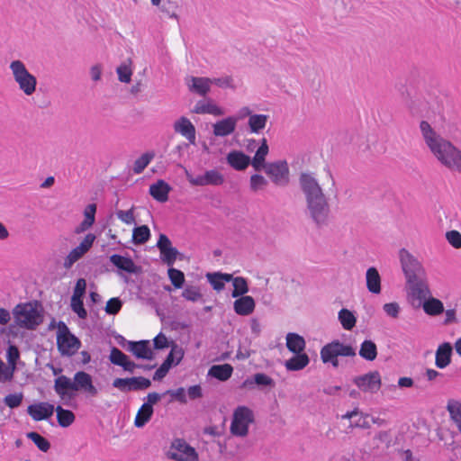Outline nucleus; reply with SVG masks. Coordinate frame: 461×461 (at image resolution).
Returning a JSON list of instances; mask_svg holds the SVG:
<instances>
[{"label":"nucleus","mask_w":461,"mask_h":461,"mask_svg":"<svg viewBox=\"0 0 461 461\" xmlns=\"http://www.w3.org/2000/svg\"><path fill=\"white\" fill-rule=\"evenodd\" d=\"M299 185L305 199V212L318 228L330 222V205L318 180L311 173H301Z\"/></svg>","instance_id":"obj_1"},{"label":"nucleus","mask_w":461,"mask_h":461,"mask_svg":"<svg viewBox=\"0 0 461 461\" xmlns=\"http://www.w3.org/2000/svg\"><path fill=\"white\" fill-rule=\"evenodd\" d=\"M420 130L426 145L438 160L447 168L461 173V150L438 135L427 121L420 122Z\"/></svg>","instance_id":"obj_2"},{"label":"nucleus","mask_w":461,"mask_h":461,"mask_svg":"<svg viewBox=\"0 0 461 461\" xmlns=\"http://www.w3.org/2000/svg\"><path fill=\"white\" fill-rule=\"evenodd\" d=\"M399 257L409 285V294L418 301L424 299L430 294L425 269L420 261L405 249L399 251Z\"/></svg>","instance_id":"obj_3"},{"label":"nucleus","mask_w":461,"mask_h":461,"mask_svg":"<svg viewBox=\"0 0 461 461\" xmlns=\"http://www.w3.org/2000/svg\"><path fill=\"white\" fill-rule=\"evenodd\" d=\"M39 306L37 301L18 303L13 309L15 324L26 330H35L43 321Z\"/></svg>","instance_id":"obj_4"},{"label":"nucleus","mask_w":461,"mask_h":461,"mask_svg":"<svg viewBox=\"0 0 461 461\" xmlns=\"http://www.w3.org/2000/svg\"><path fill=\"white\" fill-rule=\"evenodd\" d=\"M320 355L324 364H330L334 368H338L339 366L338 357H355L356 350L351 345L334 339L321 348Z\"/></svg>","instance_id":"obj_5"},{"label":"nucleus","mask_w":461,"mask_h":461,"mask_svg":"<svg viewBox=\"0 0 461 461\" xmlns=\"http://www.w3.org/2000/svg\"><path fill=\"white\" fill-rule=\"evenodd\" d=\"M10 69L19 89L28 96L33 95L37 87V78L28 71L24 63L21 60H14L10 64Z\"/></svg>","instance_id":"obj_6"},{"label":"nucleus","mask_w":461,"mask_h":461,"mask_svg":"<svg viewBox=\"0 0 461 461\" xmlns=\"http://www.w3.org/2000/svg\"><path fill=\"white\" fill-rule=\"evenodd\" d=\"M58 350L62 356L71 357L81 345V341L73 335L68 327L63 321L58 324L57 336Z\"/></svg>","instance_id":"obj_7"},{"label":"nucleus","mask_w":461,"mask_h":461,"mask_svg":"<svg viewBox=\"0 0 461 461\" xmlns=\"http://www.w3.org/2000/svg\"><path fill=\"white\" fill-rule=\"evenodd\" d=\"M255 420L254 413L247 406H238L233 412L230 432L234 436L245 437L249 433V426Z\"/></svg>","instance_id":"obj_8"},{"label":"nucleus","mask_w":461,"mask_h":461,"mask_svg":"<svg viewBox=\"0 0 461 461\" xmlns=\"http://www.w3.org/2000/svg\"><path fill=\"white\" fill-rule=\"evenodd\" d=\"M262 169L276 185L285 186L288 185L289 167L285 160L267 163Z\"/></svg>","instance_id":"obj_9"},{"label":"nucleus","mask_w":461,"mask_h":461,"mask_svg":"<svg viewBox=\"0 0 461 461\" xmlns=\"http://www.w3.org/2000/svg\"><path fill=\"white\" fill-rule=\"evenodd\" d=\"M167 457L175 461H198L195 449L182 438H176L172 442Z\"/></svg>","instance_id":"obj_10"},{"label":"nucleus","mask_w":461,"mask_h":461,"mask_svg":"<svg viewBox=\"0 0 461 461\" xmlns=\"http://www.w3.org/2000/svg\"><path fill=\"white\" fill-rule=\"evenodd\" d=\"M353 383L363 392L377 393L381 387V375L378 371L356 376Z\"/></svg>","instance_id":"obj_11"},{"label":"nucleus","mask_w":461,"mask_h":461,"mask_svg":"<svg viewBox=\"0 0 461 461\" xmlns=\"http://www.w3.org/2000/svg\"><path fill=\"white\" fill-rule=\"evenodd\" d=\"M75 393L82 391L88 397H95L98 394L97 388L93 384L92 375L85 371H77L73 377Z\"/></svg>","instance_id":"obj_12"},{"label":"nucleus","mask_w":461,"mask_h":461,"mask_svg":"<svg viewBox=\"0 0 461 461\" xmlns=\"http://www.w3.org/2000/svg\"><path fill=\"white\" fill-rule=\"evenodd\" d=\"M189 183L195 186L204 185H221L224 183V176L216 169H211L204 172L203 175H198L194 177L187 176Z\"/></svg>","instance_id":"obj_13"},{"label":"nucleus","mask_w":461,"mask_h":461,"mask_svg":"<svg viewBox=\"0 0 461 461\" xmlns=\"http://www.w3.org/2000/svg\"><path fill=\"white\" fill-rule=\"evenodd\" d=\"M126 350L139 359L153 360L155 357L149 340L127 341Z\"/></svg>","instance_id":"obj_14"},{"label":"nucleus","mask_w":461,"mask_h":461,"mask_svg":"<svg viewBox=\"0 0 461 461\" xmlns=\"http://www.w3.org/2000/svg\"><path fill=\"white\" fill-rule=\"evenodd\" d=\"M54 411V405L48 402L30 404L27 408V413L36 421L49 420Z\"/></svg>","instance_id":"obj_15"},{"label":"nucleus","mask_w":461,"mask_h":461,"mask_svg":"<svg viewBox=\"0 0 461 461\" xmlns=\"http://www.w3.org/2000/svg\"><path fill=\"white\" fill-rule=\"evenodd\" d=\"M54 391L62 399H72L76 396L73 380L64 375H59L54 380Z\"/></svg>","instance_id":"obj_16"},{"label":"nucleus","mask_w":461,"mask_h":461,"mask_svg":"<svg viewBox=\"0 0 461 461\" xmlns=\"http://www.w3.org/2000/svg\"><path fill=\"white\" fill-rule=\"evenodd\" d=\"M108 358L113 365L121 366L124 371L131 374L137 366L136 363L116 347H112Z\"/></svg>","instance_id":"obj_17"},{"label":"nucleus","mask_w":461,"mask_h":461,"mask_svg":"<svg viewBox=\"0 0 461 461\" xmlns=\"http://www.w3.org/2000/svg\"><path fill=\"white\" fill-rule=\"evenodd\" d=\"M226 162L237 171H244L249 165L252 166L251 158L240 150H230L226 156Z\"/></svg>","instance_id":"obj_18"},{"label":"nucleus","mask_w":461,"mask_h":461,"mask_svg":"<svg viewBox=\"0 0 461 461\" xmlns=\"http://www.w3.org/2000/svg\"><path fill=\"white\" fill-rule=\"evenodd\" d=\"M109 260L120 271H123L128 274H139L141 270L140 267L137 266L130 257L113 254L109 257Z\"/></svg>","instance_id":"obj_19"},{"label":"nucleus","mask_w":461,"mask_h":461,"mask_svg":"<svg viewBox=\"0 0 461 461\" xmlns=\"http://www.w3.org/2000/svg\"><path fill=\"white\" fill-rule=\"evenodd\" d=\"M173 128L176 132L184 136L189 141V143H195V127L188 118L181 116L174 122Z\"/></svg>","instance_id":"obj_20"},{"label":"nucleus","mask_w":461,"mask_h":461,"mask_svg":"<svg viewBox=\"0 0 461 461\" xmlns=\"http://www.w3.org/2000/svg\"><path fill=\"white\" fill-rule=\"evenodd\" d=\"M238 118L228 116L222 120L216 122L212 125V132L216 137H226L234 132Z\"/></svg>","instance_id":"obj_21"},{"label":"nucleus","mask_w":461,"mask_h":461,"mask_svg":"<svg viewBox=\"0 0 461 461\" xmlns=\"http://www.w3.org/2000/svg\"><path fill=\"white\" fill-rule=\"evenodd\" d=\"M453 347L449 342L438 345L435 353V365L439 369L446 368L451 363Z\"/></svg>","instance_id":"obj_22"},{"label":"nucleus","mask_w":461,"mask_h":461,"mask_svg":"<svg viewBox=\"0 0 461 461\" xmlns=\"http://www.w3.org/2000/svg\"><path fill=\"white\" fill-rule=\"evenodd\" d=\"M255 385L260 388H273L276 383L273 378L265 373H256L254 375L248 377L242 384V387L249 389H253Z\"/></svg>","instance_id":"obj_23"},{"label":"nucleus","mask_w":461,"mask_h":461,"mask_svg":"<svg viewBox=\"0 0 461 461\" xmlns=\"http://www.w3.org/2000/svg\"><path fill=\"white\" fill-rule=\"evenodd\" d=\"M172 187L163 179H158L156 183L150 185L149 194L159 203H166L168 200V194Z\"/></svg>","instance_id":"obj_24"},{"label":"nucleus","mask_w":461,"mask_h":461,"mask_svg":"<svg viewBox=\"0 0 461 461\" xmlns=\"http://www.w3.org/2000/svg\"><path fill=\"white\" fill-rule=\"evenodd\" d=\"M256 307L255 300L250 295L238 297L233 303L234 312L240 316L251 314Z\"/></svg>","instance_id":"obj_25"},{"label":"nucleus","mask_w":461,"mask_h":461,"mask_svg":"<svg viewBox=\"0 0 461 461\" xmlns=\"http://www.w3.org/2000/svg\"><path fill=\"white\" fill-rule=\"evenodd\" d=\"M212 79L208 77H191L187 82L188 88L191 92L201 96H205L210 91V84Z\"/></svg>","instance_id":"obj_26"},{"label":"nucleus","mask_w":461,"mask_h":461,"mask_svg":"<svg viewBox=\"0 0 461 461\" xmlns=\"http://www.w3.org/2000/svg\"><path fill=\"white\" fill-rule=\"evenodd\" d=\"M206 279L213 290L221 292L224 289L225 283L230 282L232 279V275L221 272L207 273Z\"/></svg>","instance_id":"obj_27"},{"label":"nucleus","mask_w":461,"mask_h":461,"mask_svg":"<svg viewBox=\"0 0 461 461\" xmlns=\"http://www.w3.org/2000/svg\"><path fill=\"white\" fill-rule=\"evenodd\" d=\"M269 152L267 140L266 138L261 140L260 146L258 148L255 156L251 158L252 167L256 171H261L263 167L267 165L266 157Z\"/></svg>","instance_id":"obj_28"},{"label":"nucleus","mask_w":461,"mask_h":461,"mask_svg":"<svg viewBox=\"0 0 461 461\" xmlns=\"http://www.w3.org/2000/svg\"><path fill=\"white\" fill-rule=\"evenodd\" d=\"M291 358L285 361V366L288 371H300L303 369L310 362L306 353H294Z\"/></svg>","instance_id":"obj_29"},{"label":"nucleus","mask_w":461,"mask_h":461,"mask_svg":"<svg viewBox=\"0 0 461 461\" xmlns=\"http://www.w3.org/2000/svg\"><path fill=\"white\" fill-rule=\"evenodd\" d=\"M366 287L372 294H378L381 292V277L378 270L371 267L366 270Z\"/></svg>","instance_id":"obj_30"},{"label":"nucleus","mask_w":461,"mask_h":461,"mask_svg":"<svg viewBox=\"0 0 461 461\" xmlns=\"http://www.w3.org/2000/svg\"><path fill=\"white\" fill-rule=\"evenodd\" d=\"M421 301H423V310L428 315L437 316L444 312L443 303L439 299L431 296L427 298L426 296L419 302L420 303Z\"/></svg>","instance_id":"obj_31"},{"label":"nucleus","mask_w":461,"mask_h":461,"mask_svg":"<svg viewBox=\"0 0 461 461\" xmlns=\"http://www.w3.org/2000/svg\"><path fill=\"white\" fill-rule=\"evenodd\" d=\"M233 373V367L230 364L213 365L210 367L208 375L221 382L227 381Z\"/></svg>","instance_id":"obj_32"},{"label":"nucleus","mask_w":461,"mask_h":461,"mask_svg":"<svg viewBox=\"0 0 461 461\" xmlns=\"http://www.w3.org/2000/svg\"><path fill=\"white\" fill-rule=\"evenodd\" d=\"M193 112L198 114H212L216 116L223 114L222 109L218 105L211 102L205 103L203 101H198Z\"/></svg>","instance_id":"obj_33"},{"label":"nucleus","mask_w":461,"mask_h":461,"mask_svg":"<svg viewBox=\"0 0 461 461\" xmlns=\"http://www.w3.org/2000/svg\"><path fill=\"white\" fill-rule=\"evenodd\" d=\"M286 347L293 353H301L305 348V340L301 335L291 332L286 336Z\"/></svg>","instance_id":"obj_34"},{"label":"nucleus","mask_w":461,"mask_h":461,"mask_svg":"<svg viewBox=\"0 0 461 461\" xmlns=\"http://www.w3.org/2000/svg\"><path fill=\"white\" fill-rule=\"evenodd\" d=\"M358 353L362 358L373 361L377 357V347L374 341L366 339L361 343Z\"/></svg>","instance_id":"obj_35"},{"label":"nucleus","mask_w":461,"mask_h":461,"mask_svg":"<svg viewBox=\"0 0 461 461\" xmlns=\"http://www.w3.org/2000/svg\"><path fill=\"white\" fill-rule=\"evenodd\" d=\"M55 411L57 412L58 423L62 428L69 427L76 419L72 411L64 409L59 405L55 408Z\"/></svg>","instance_id":"obj_36"},{"label":"nucleus","mask_w":461,"mask_h":461,"mask_svg":"<svg viewBox=\"0 0 461 461\" xmlns=\"http://www.w3.org/2000/svg\"><path fill=\"white\" fill-rule=\"evenodd\" d=\"M268 115L252 114L249 118L248 125L250 132L259 133L267 125Z\"/></svg>","instance_id":"obj_37"},{"label":"nucleus","mask_w":461,"mask_h":461,"mask_svg":"<svg viewBox=\"0 0 461 461\" xmlns=\"http://www.w3.org/2000/svg\"><path fill=\"white\" fill-rule=\"evenodd\" d=\"M171 349L166 357L164 362H167L171 366H177L185 356V351L182 347L172 341Z\"/></svg>","instance_id":"obj_38"},{"label":"nucleus","mask_w":461,"mask_h":461,"mask_svg":"<svg viewBox=\"0 0 461 461\" xmlns=\"http://www.w3.org/2000/svg\"><path fill=\"white\" fill-rule=\"evenodd\" d=\"M230 281L232 282L233 285V290L231 292V296L233 298H238L246 295V294L249 290L247 278L243 276H232V279Z\"/></svg>","instance_id":"obj_39"},{"label":"nucleus","mask_w":461,"mask_h":461,"mask_svg":"<svg viewBox=\"0 0 461 461\" xmlns=\"http://www.w3.org/2000/svg\"><path fill=\"white\" fill-rule=\"evenodd\" d=\"M153 413V408H145V404H142L135 416L134 426L136 428H143L151 420Z\"/></svg>","instance_id":"obj_40"},{"label":"nucleus","mask_w":461,"mask_h":461,"mask_svg":"<svg viewBox=\"0 0 461 461\" xmlns=\"http://www.w3.org/2000/svg\"><path fill=\"white\" fill-rule=\"evenodd\" d=\"M150 239V230L147 225L137 226L132 230V242L135 245L145 244Z\"/></svg>","instance_id":"obj_41"},{"label":"nucleus","mask_w":461,"mask_h":461,"mask_svg":"<svg viewBox=\"0 0 461 461\" xmlns=\"http://www.w3.org/2000/svg\"><path fill=\"white\" fill-rule=\"evenodd\" d=\"M447 410L461 433V402L454 399L449 400L447 404Z\"/></svg>","instance_id":"obj_42"},{"label":"nucleus","mask_w":461,"mask_h":461,"mask_svg":"<svg viewBox=\"0 0 461 461\" xmlns=\"http://www.w3.org/2000/svg\"><path fill=\"white\" fill-rule=\"evenodd\" d=\"M338 318L343 329L347 330H351L356 326L357 318L351 311L346 308H342L339 312Z\"/></svg>","instance_id":"obj_43"},{"label":"nucleus","mask_w":461,"mask_h":461,"mask_svg":"<svg viewBox=\"0 0 461 461\" xmlns=\"http://www.w3.org/2000/svg\"><path fill=\"white\" fill-rule=\"evenodd\" d=\"M155 153L153 151L151 152H146L142 154L140 158H138L134 164L132 170L135 174H140L144 171V169L148 167V165L151 162V160L154 158Z\"/></svg>","instance_id":"obj_44"},{"label":"nucleus","mask_w":461,"mask_h":461,"mask_svg":"<svg viewBox=\"0 0 461 461\" xmlns=\"http://www.w3.org/2000/svg\"><path fill=\"white\" fill-rule=\"evenodd\" d=\"M167 276L176 289L183 288L185 279V274L181 270L169 267Z\"/></svg>","instance_id":"obj_45"},{"label":"nucleus","mask_w":461,"mask_h":461,"mask_svg":"<svg viewBox=\"0 0 461 461\" xmlns=\"http://www.w3.org/2000/svg\"><path fill=\"white\" fill-rule=\"evenodd\" d=\"M181 296L186 301L196 303L203 298L200 287L197 285H185Z\"/></svg>","instance_id":"obj_46"},{"label":"nucleus","mask_w":461,"mask_h":461,"mask_svg":"<svg viewBox=\"0 0 461 461\" xmlns=\"http://www.w3.org/2000/svg\"><path fill=\"white\" fill-rule=\"evenodd\" d=\"M27 438L31 439L35 444V446L42 452H47L50 448V441L38 432H29L27 433Z\"/></svg>","instance_id":"obj_47"},{"label":"nucleus","mask_w":461,"mask_h":461,"mask_svg":"<svg viewBox=\"0 0 461 461\" xmlns=\"http://www.w3.org/2000/svg\"><path fill=\"white\" fill-rule=\"evenodd\" d=\"M159 252L161 260L168 267H172L176 258L181 255L180 252L173 246L166 248Z\"/></svg>","instance_id":"obj_48"},{"label":"nucleus","mask_w":461,"mask_h":461,"mask_svg":"<svg viewBox=\"0 0 461 461\" xmlns=\"http://www.w3.org/2000/svg\"><path fill=\"white\" fill-rule=\"evenodd\" d=\"M180 0H160L159 10L170 17H176V11L179 6Z\"/></svg>","instance_id":"obj_49"},{"label":"nucleus","mask_w":461,"mask_h":461,"mask_svg":"<svg viewBox=\"0 0 461 461\" xmlns=\"http://www.w3.org/2000/svg\"><path fill=\"white\" fill-rule=\"evenodd\" d=\"M112 385L122 393L134 392L131 377L115 378Z\"/></svg>","instance_id":"obj_50"},{"label":"nucleus","mask_w":461,"mask_h":461,"mask_svg":"<svg viewBox=\"0 0 461 461\" xmlns=\"http://www.w3.org/2000/svg\"><path fill=\"white\" fill-rule=\"evenodd\" d=\"M267 180L262 175L254 174L250 176L249 185L250 189L253 192H257L258 190L265 188L267 185Z\"/></svg>","instance_id":"obj_51"},{"label":"nucleus","mask_w":461,"mask_h":461,"mask_svg":"<svg viewBox=\"0 0 461 461\" xmlns=\"http://www.w3.org/2000/svg\"><path fill=\"white\" fill-rule=\"evenodd\" d=\"M133 391H144L151 386V381L144 376L131 377Z\"/></svg>","instance_id":"obj_52"},{"label":"nucleus","mask_w":461,"mask_h":461,"mask_svg":"<svg viewBox=\"0 0 461 461\" xmlns=\"http://www.w3.org/2000/svg\"><path fill=\"white\" fill-rule=\"evenodd\" d=\"M122 307V301L119 297H113L106 303L105 312L110 315H116Z\"/></svg>","instance_id":"obj_53"},{"label":"nucleus","mask_w":461,"mask_h":461,"mask_svg":"<svg viewBox=\"0 0 461 461\" xmlns=\"http://www.w3.org/2000/svg\"><path fill=\"white\" fill-rule=\"evenodd\" d=\"M23 400V393H10L4 398V402L11 409H15L22 404Z\"/></svg>","instance_id":"obj_54"},{"label":"nucleus","mask_w":461,"mask_h":461,"mask_svg":"<svg viewBox=\"0 0 461 461\" xmlns=\"http://www.w3.org/2000/svg\"><path fill=\"white\" fill-rule=\"evenodd\" d=\"M71 309L77 314L80 319H86L87 317V312L84 307L83 299L81 298H71Z\"/></svg>","instance_id":"obj_55"},{"label":"nucleus","mask_w":461,"mask_h":461,"mask_svg":"<svg viewBox=\"0 0 461 461\" xmlns=\"http://www.w3.org/2000/svg\"><path fill=\"white\" fill-rule=\"evenodd\" d=\"M20 358V351L17 346L9 345L6 350V359L9 365L16 366L17 361Z\"/></svg>","instance_id":"obj_56"},{"label":"nucleus","mask_w":461,"mask_h":461,"mask_svg":"<svg viewBox=\"0 0 461 461\" xmlns=\"http://www.w3.org/2000/svg\"><path fill=\"white\" fill-rule=\"evenodd\" d=\"M164 394H169L172 400H176L181 403H186L187 402L185 391L183 387H179L176 390H167Z\"/></svg>","instance_id":"obj_57"},{"label":"nucleus","mask_w":461,"mask_h":461,"mask_svg":"<svg viewBox=\"0 0 461 461\" xmlns=\"http://www.w3.org/2000/svg\"><path fill=\"white\" fill-rule=\"evenodd\" d=\"M118 74V78L122 83H129L131 81V77L132 72L131 68L126 65H121L116 69Z\"/></svg>","instance_id":"obj_58"},{"label":"nucleus","mask_w":461,"mask_h":461,"mask_svg":"<svg viewBox=\"0 0 461 461\" xmlns=\"http://www.w3.org/2000/svg\"><path fill=\"white\" fill-rule=\"evenodd\" d=\"M366 417H367V414H363L362 412H359V415L357 417V419L350 421L349 428L369 429L370 424L366 420Z\"/></svg>","instance_id":"obj_59"},{"label":"nucleus","mask_w":461,"mask_h":461,"mask_svg":"<svg viewBox=\"0 0 461 461\" xmlns=\"http://www.w3.org/2000/svg\"><path fill=\"white\" fill-rule=\"evenodd\" d=\"M86 290V282L84 278H79L75 285L74 293L71 298L83 299Z\"/></svg>","instance_id":"obj_60"},{"label":"nucleus","mask_w":461,"mask_h":461,"mask_svg":"<svg viewBox=\"0 0 461 461\" xmlns=\"http://www.w3.org/2000/svg\"><path fill=\"white\" fill-rule=\"evenodd\" d=\"M446 237L448 243L452 245L454 248H461V234L457 230L447 231Z\"/></svg>","instance_id":"obj_61"},{"label":"nucleus","mask_w":461,"mask_h":461,"mask_svg":"<svg viewBox=\"0 0 461 461\" xmlns=\"http://www.w3.org/2000/svg\"><path fill=\"white\" fill-rule=\"evenodd\" d=\"M116 216L118 219H120L122 221H123L126 224H131L134 222V214H133V208L128 210V211H122L118 210L116 212Z\"/></svg>","instance_id":"obj_62"},{"label":"nucleus","mask_w":461,"mask_h":461,"mask_svg":"<svg viewBox=\"0 0 461 461\" xmlns=\"http://www.w3.org/2000/svg\"><path fill=\"white\" fill-rule=\"evenodd\" d=\"M172 366L167 362H164L160 365V366L156 370L155 374L153 375V380L154 381H160L162 380L168 371L170 370Z\"/></svg>","instance_id":"obj_63"},{"label":"nucleus","mask_w":461,"mask_h":461,"mask_svg":"<svg viewBox=\"0 0 461 461\" xmlns=\"http://www.w3.org/2000/svg\"><path fill=\"white\" fill-rule=\"evenodd\" d=\"M153 347L155 349H164L169 347L167 337L162 333H158L153 339Z\"/></svg>","instance_id":"obj_64"}]
</instances>
